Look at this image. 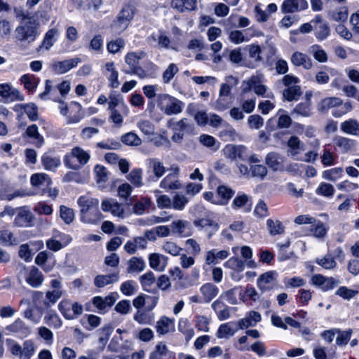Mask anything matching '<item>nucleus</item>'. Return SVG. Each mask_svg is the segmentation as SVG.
I'll return each instance as SVG.
<instances>
[{
    "instance_id": "obj_1",
    "label": "nucleus",
    "mask_w": 359,
    "mask_h": 359,
    "mask_svg": "<svg viewBox=\"0 0 359 359\" xmlns=\"http://www.w3.org/2000/svg\"><path fill=\"white\" fill-rule=\"evenodd\" d=\"M80 208V219L84 224H97L103 215L99 210V200L86 196H81L77 200Z\"/></svg>"
},
{
    "instance_id": "obj_2",
    "label": "nucleus",
    "mask_w": 359,
    "mask_h": 359,
    "mask_svg": "<svg viewBox=\"0 0 359 359\" xmlns=\"http://www.w3.org/2000/svg\"><path fill=\"white\" fill-rule=\"evenodd\" d=\"M39 23L32 18H23L15 30L17 40L32 43L38 36Z\"/></svg>"
},
{
    "instance_id": "obj_3",
    "label": "nucleus",
    "mask_w": 359,
    "mask_h": 359,
    "mask_svg": "<svg viewBox=\"0 0 359 359\" xmlns=\"http://www.w3.org/2000/svg\"><path fill=\"white\" fill-rule=\"evenodd\" d=\"M6 345L11 353L18 359H31L36 352V346L31 339L25 340L22 345L11 339H6Z\"/></svg>"
},
{
    "instance_id": "obj_4",
    "label": "nucleus",
    "mask_w": 359,
    "mask_h": 359,
    "mask_svg": "<svg viewBox=\"0 0 359 359\" xmlns=\"http://www.w3.org/2000/svg\"><path fill=\"white\" fill-rule=\"evenodd\" d=\"M90 156L89 153L79 147H75L64 158L66 167L72 170H79L86 165Z\"/></svg>"
},
{
    "instance_id": "obj_5",
    "label": "nucleus",
    "mask_w": 359,
    "mask_h": 359,
    "mask_svg": "<svg viewBox=\"0 0 359 359\" xmlns=\"http://www.w3.org/2000/svg\"><path fill=\"white\" fill-rule=\"evenodd\" d=\"M158 107L166 115L177 114L182 110L183 103L168 94H159L156 97Z\"/></svg>"
},
{
    "instance_id": "obj_6",
    "label": "nucleus",
    "mask_w": 359,
    "mask_h": 359,
    "mask_svg": "<svg viewBox=\"0 0 359 359\" xmlns=\"http://www.w3.org/2000/svg\"><path fill=\"white\" fill-rule=\"evenodd\" d=\"M241 253L242 257L245 259V261H242L238 257H233L226 262L224 265L225 267L238 269L247 267L250 269H255L258 266L257 263L252 259V250L250 247L246 245L241 247Z\"/></svg>"
},
{
    "instance_id": "obj_7",
    "label": "nucleus",
    "mask_w": 359,
    "mask_h": 359,
    "mask_svg": "<svg viewBox=\"0 0 359 359\" xmlns=\"http://www.w3.org/2000/svg\"><path fill=\"white\" fill-rule=\"evenodd\" d=\"M135 11L131 6H125L118 14L116 20L111 25L112 30L116 34H121L133 19Z\"/></svg>"
},
{
    "instance_id": "obj_8",
    "label": "nucleus",
    "mask_w": 359,
    "mask_h": 359,
    "mask_svg": "<svg viewBox=\"0 0 359 359\" xmlns=\"http://www.w3.org/2000/svg\"><path fill=\"white\" fill-rule=\"evenodd\" d=\"M225 158L234 161H245L248 158V150L245 146L227 144L222 150Z\"/></svg>"
},
{
    "instance_id": "obj_9",
    "label": "nucleus",
    "mask_w": 359,
    "mask_h": 359,
    "mask_svg": "<svg viewBox=\"0 0 359 359\" xmlns=\"http://www.w3.org/2000/svg\"><path fill=\"white\" fill-rule=\"evenodd\" d=\"M311 283L321 290L326 292L336 287L340 281L332 277H326L321 274H315L311 277Z\"/></svg>"
},
{
    "instance_id": "obj_10",
    "label": "nucleus",
    "mask_w": 359,
    "mask_h": 359,
    "mask_svg": "<svg viewBox=\"0 0 359 359\" xmlns=\"http://www.w3.org/2000/svg\"><path fill=\"white\" fill-rule=\"evenodd\" d=\"M0 96L2 97L4 102L6 103L25 100L24 95L9 83L0 84Z\"/></svg>"
},
{
    "instance_id": "obj_11",
    "label": "nucleus",
    "mask_w": 359,
    "mask_h": 359,
    "mask_svg": "<svg viewBox=\"0 0 359 359\" xmlns=\"http://www.w3.org/2000/svg\"><path fill=\"white\" fill-rule=\"evenodd\" d=\"M101 208L105 212H110L114 217L123 218L125 210L122 204L114 198H104L101 203Z\"/></svg>"
},
{
    "instance_id": "obj_12",
    "label": "nucleus",
    "mask_w": 359,
    "mask_h": 359,
    "mask_svg": "<svg viewBox=\"0 0 359 359\" xmlns=\"http://www.w3.org/2000/svg\"><path fill=\"white\" fill-rule=\"evenodd\" d=\"M118 296L116 292H111L105 297L95 296L92 299V303L98 309L100 313H103L115 303Z\"/></svg>"
},
{
    "instance_id": "obj_13",
    "label": "nucleus",
    "mask_w": 359,
    "mask_h": 359,
    "mask_svg": "<svg viewBox=\"0 0 359 359\" xmlns=\"http://www.w3.org/2000/svg\"><path fill=\"white\" fill-rule=\"evenodd\" d=\"M172 172L166 175L160 183V187L165 190H176L182 187V184L178 180L180 168L178 167L172 168Z\"/></svg>"
},
{
    "instance_id": "obj_14",
    "label": "nucleus",
    "mask_w": 359,
    "mask_h": 359,
    "mask_svg": "<svg viewBox=\"0 0 359 359\" xmlns=\"http://www.w3.org/2000/svg\"><path fill=\"white\" fill-rule=\"evenodd\" d=\"M171 233L180 237H188L192 233V227L189 222L183 219L174 220L170 224Z\"/></svg>"
},
{
    "instance_id": "obj_15",
    "label": "nucleus",
    "mask_w": 359,
    "mask_h": 359,
    "mask_svg": "<svg viewBox=\"0 0 359 359\" xmlns=\"http://www.w3.org/2000/svg\"><path fill=\"white\" fill-rule=\"evenodd\" d=\"M277 285V276L273 271H269L262 274L257 279V286L263 291L269 290Z\"/></svg>"
},
{
    "instance_id": "obj_16",
    "label": "nucleus",
    "mask_w": 359,
    "mask_h": 359,
    "mask_svg": "<svg viewBox=\"0 0 359 359\" xmlns=\"http://www.w3.org/2000/svg\"><path fill=\"white\" fill-rule=\"evenodd\" d=\"M227 250H218L217 248L208 250L205 255V262L208 265H217L229 256Z\"/></svg>"
},
{
    "instance_id": "obj_17",
    "label": "nucleus",
    "mask_w": 359,
    "mask_h": 359,
    "mask_svg": "<svg viewBox=\"0 0 359 359\" xmlns=\"http://www.w3.org/2000/svg\"><path fill=\"white\" fill-rule=\"evenodd\" d=\"M308 7L309 4L306 0H285L280 8L284 13H292L301 12Z\"/></svg>"
},
{
    "instance_id": "obj_18",
    "label": "nucleus",
    "mask_w": 359,
    "mask_h": 359,
    "mask_svg": "<svg viewBox=\"0 0 359 359\" xmlns=\"http://www.w3.org/2000/svg\"><path fill=\"white\" fill-rule=\"evenodd\" d=\"M33 215L29 210L20 208L15 217L13 224L18 227H29L33 226Z\"/></svg>"
},
{
    "instance_id": "obj_19",
    "label": "nucleus",
    "mask_w": 359,
    "mask_h": 359,
    "mask_svg": "<svg viewBox=\"0 0 359 359\" xmlns=\"http://www.w3.org/2000/svg\"><path fill=\"white\" fill-rule=\"evenodd\" d=\"M80 62L81 60L79 57L72 58L64 61H57L52 63L51 69L56 74H62L76 67Z\"/></svg>"
},
{
    "instance_id": "obj_20",
    "label": "nucleus",
    "mask_w": 359,
    "mask_h": 359,
    "mask_svg": "<svg viewBox=\"0 0 359 359\" xmlns=\"http://www.w3.org/2000/svg\"><path fill=\"white\" fill-rule=\"evenodd\" d=\"M239 329L238 322L225 323L219 325L216 336L218 339H227L233 337Z\"/></svg>"
},
{
    "instance_id": "obj_21",
    "label": "nucleus",
    "mask_w": 359,
    "mask_h": 359,
    "mask_svg": "<svg viewBox=\"0 0 359 359\" xmlns=\"http://www.w3.org/2000/svg\"><path fill=\"white\" fill-rule=\"evenodd\" d=\"M6 330L16 334L20 339H24L31 334L30 328L20 319L15 320L12 324L8 325Z\"/></svg>"
},
{
    "instance_id": "obj_22",
    "label": "nucleus",
    "mask_w": 359,
    "mask_h": 359,
    "mask_svg": "<svg viewBox=\"0 0 359 359\" xmlns=\"http://www.w3.org/2000/svg\"><path fill=\"white\" fill-rule=\"evenodd\" d=\"M290 61L294 66L302 67L306 70H309L313 67V62L311 57L299 51H295L292 54Z\"/></svg>"
},
{
    "instance_id": "obj_23",
    "label": "nucleus",
    "mask_w": 359,
    "mask_h": 359,
    "mask_svg": "<svg viewBox=\"0 0 359 359\" xmlns=\"http://www.w3.org/2000/svg\"><path fill=\"white\" fill-rule=\"evenodd\" d=\"M175 329V319L162 316L156 322V330L159 335H164Z\"/></svg>"
},
{
    "instance_id": "obj_24",
    "label": "nucleus",
    "mask_w": 359,
    "mask_h": 359,
    "mask_svg": "<svg viewBox=\"0 0 359 359\" xmlns=\"http://www.w3.org/2000/svg\"><path fill=\"white\" fill-rule=\"evenodd\" d=\"M262 320L261 314L257 311H252L246 314L245 318L240 319L238 325L241 330L254 327Z\"/></svg>"
},
{
    "instance_id": "obj_25",
    "label": "nucleus",
    "mask_w": 359,
    "mask_h": 359,
    "mask_svg": "<svg viewBox=\"0 0 359 359\" xmlns=\"http://www.w3.org/2000/svg\"><path fill=\"white\" fill-rule=\"evenodd\" d=\"M265 161L267 165L274 171L283 170L284 158L278 153L268 154Z\"/></svg>"
},
{
    "instance_id": "obj_26",
    "label": "nucleus",
    "mask_w": 359,
    "mask_h": 359,
    "mask_svg": "<svg viewBox=\"0 0 359 359\" xmlns=\"http://www.w3.org/2000/svg\"><path fill=\"white\" fill-rule=\"evenodd\" d=\"M249 51V56L252 59L246 66L249 68H255L257 67L259 62L262 61L261 54V48L259 45L251 44L248 46Z\"/></svg>"
},
{
    "instance_id": "obj_27",
    "label": "nucleus",
    "mask_w": 359,
    "mask_h": 359,
    "mask_svg": "<svg viewBox=\"0 0 359 359\" xmlns=\"http://www.w3.org/2000/svg\"><path fill=\"white\" fill-rule=\"evenodd\" d=\"M287 154L297 158L296 156L302 151L304 150V144L300 141V140L296 136H292L287 141Z\"/></svg>"
},
{
    "instance_id": "obj_28",
    "label": "nucleus",
    "mask_w": 359,
    "mask_h": 359,
    "mask_svg": "<svg viewBox=\"0 0 359 359\" xmlns=\"http://www.w3.org/2000/svg\"><path fill=\"white\" fill-rule=\"evenodd\" d=\"M147 164L149 168L152 170L156 180L160 179L166 171V168L163 165V163L158 158H149L147 160Z\"/></svg>"
},
{
    "instance_id": "obj_29",
    "label": "nucleus",
    "mask_w": 359,
    "mask_h": 359,
    "mask_svg": "<svg viewBox=\"0 0 359 359\" xmlns=\"http://www.w3.org/2000/svg\"><path fill=\"white\" fill-rule=\"evenodd\" d=\"M140 282L144 290L148 292H156V284L154 274L149 271L140 277Z\"/></svg>"
},
{
    "instance_id": "obj_30",
    "label": "nucleus",
    "mask_w": 359,
    "mask_h": 359,
    "mask_svg": "<svg viewBox=\"0 0 359 359\" xmlns=\"http://www.w3.org/2000/svg\"><path fill=\"white\" fill-rule=\"evenodd\" d=\"M200 291L203 294L204 302H211L218 294V287L212 283H205L201 287Z\"/></svg>"
},
{
    "instance_id": "obj_31",
    "label": "nucleus",
    "mask_w": 359,
    "mask_h": 359,
    "mask_svg": "<svg viewBox=\"0 0 359 359\" xmlns=\"http://www.w3.org/2000/svg\"><path fill=\"white\" fill-rule=\"evenodd\" d=\"M106 76L110 82L112 88H116L119 86L120 83L118 81V72L114 67L113 62H107L105 64Z\"/></svg>"
},
{
    "instance_id": "obj_32",
    "label": "nucleus",
    "mask_w": 359,
    "mask_h": 359,
    "mask_svg": "<svg viewBox=\"0 0 359 359\" xmlns=\"http://www.w3.org/2000/svg\"><path fill=\"white\" fill-rule=\"evenodd\" d=\"M194 224L197 227L201 228H210V230L208 232V236L209 238L218 230L219 224L215 221L209 218H202L200 219L195 220Z\"/></svg>"
},
{
    "instance_id": "obj_33",
    "label": "nucleus",
    "mask_w": 359,
    "mask_h": 359,
    "mask_svg": "<svg viewBox=\"0 0 359 359\" xmlns=\"http://www.w3.org/2000/svg\"><path fill=\"white\" fill-rule=\"evenodd\" d=\"M60 32L57 28L49 29L45 34L40 48H44L46 50H49L57 41Z\"/></svg>"
},
{
    "instance_id": "obj_34",
    "label": "nucleus",
    "mask_w": 359,
    "mask_h": 359,
    "mask_svg": "<svg viewBox=\"0 0 359 359\" xmlns=\"http://www.w3.org/2000/svg\"><path fill=\"white\" fill-rule=\"evenodd\" d=\"M340 128L346 134L355 136L359 135V123L355 119L351 118L342 122Z\"/></svg>"
},
{
    "instance_id": "obj_35",
    "label": "nucleus",
    "mask_w": 359,
    "mask_h": 359,
    "mask_svg": "<svg viewBox=\"0 0 359 359\" xmlns=\"http://www.w3.org/2000/svg\"><path fill=\"white\" fill-rule=\"evenodd\" d=\"M211 307L217 313L219 320H224L230 317L229 309L219 299L215 301Z\"/></svg>"
},
{
    "instance_id": "obj_36",
    "label": "nucleus",
    "mask_w": 359,
    "mask_h": 359,
    "mask_svg": "<svg viewBox=\"0 0 359 359\" xmlns=\"http://www.w3.org/2000/svg\"><path fill=\"white\" fill-rule=\"evenodd\" d=\"M178 330L184 335L187 341H189L195 335L194 330L191 323L187 318H180L179 320Z\"/></svg>"
},
{
    "instance_id": "obj_37",
    "label": "nucleus",
    "mask_w": 359,
    "mask_h": 359,
    "mask_svg": "<svg viewBox=\"0 0 359 359\" xmlns=\"http://www.w3.org/2000/svg\"><path fill=\"white\" fill-rule=\"evenodd\" d=\"M118 280L116 273L108 275H98L95 278L94 283L97 287H104L109 284H112Z\"/></svg>"
},
{
    "instance_id": "obj_38",
    "label": "nucleus",
    "mask_w": 359,
    "mask_h": 359,
    "mask_svg": "<svg viewBox=\"0 0 359 359\" xmlns=\"http://www.w3.org/2000/svg\"><path fill=\"white\" fill-rule=\"evenodd\" d=\"M226 82L220 86L219 94L226 97H233L231 94L232 88L238 83V80L233 76H229L225 79Z\"/></svg>"
},
{
    "instance_id": "obj_39",
    "label": "nucleus",
    "mask_w": 359,
    "mask_h": 359,
    "mask_svg": "<svg viewBox=\"0 0 359 359\" xmlns=\"http://www.w3.org/2000/svg\"><path fill=\"white\" fill-rule=\"evenodd\" d=\"M24 277L26 282L33 287H39L43 281V275L39 271H29Z\"/></svg>"
},
{
    "instance_id": "obj_40",
    "label": "nucleus",
    "mask_w": 359,
    "mask_h": 359,
    "mask_svg": "<svg viewBox=\"0 0 359 359\" xmlns=\"http://www.w3.org/2000/svg\"><path fill=\"white\" fill-rule=\"evenodd\" d=\"M329 16L333 21L344 23L348 18V8L346 6L337 8L329 13Z\"/></svg>"
},
{
    "instance_id": "obj_41",
    "label": "nucleus",
    "mask_w": 359,
    "mask_h": 359,
    "mask_svg": "<svg viewBox=\"0 0 359 359\" xmlns=\"http://www.w3.org/2000/svg\"><path fill=\"white\" fill-rule=\"evenodd\" d=\"M334 144L339 148L341 151L345 153L354 147L355 142L348 137L338 136L334 139Z\"/></svg>"
},
{
    "instance_id": "obj_42",
    "label": "nucleus",
    "mask_w": 359,
    "mask_h": 359,
    "mask_svg": "<svg viewBox=\"0 0 359 359\" xmlns=\"http://www.w3.org/2000/svg\"><path fill=\"white\" fill-rule=\"evenodd\" d=\"M143 51L130 52L125 57V62L129 66V70L139 65L140 60L145 56Z\"/></svg>"
},
{
    "instance_id": "obj_43",
    "label": "nucleus",
    "mask_w": 359,
    "mask_h": 359,
    "mask_svg": "<svg viewBox=\"0 0 359 359\" xmlns=\"http://www.w3.org/2000/svg\"><path fill=\"white\" fill-rule=\"evenodd\" d=\"M19 243L18 238L15 237L11 231L8 229L0 231V244L6 246H12L16 245Z\"/></svg>"
},
{
    "instance_id": "obj_44",
    "label": "nucleus",
    "mask_w": 359,
    "mask_h": 359,
    "mask_svg": "<svg viewBox=\"0 0 359 359\" xmlns=\"http://www.w3.org/2000/svg\"><path fill=\"white\" fill-rule=\"evenodd\" d=\"M43 321L47 325L55 328H59L62 325V320L54 310H48L46 313Z\"/></svg>"
},
{
    "instance_id": "obj_45",
    "label": "nucleus",
    "mask_w": 359,
    "mask_h": 359,
    "mask_svg": "<svg viewBox=\"0 0 359 359\" xmlns=\"http://www.w3.org/2000/svg\"><path fill=\"white\" fill-rule=\"evenodd\" d=\"M26 134L29 137L35 140L34 144L37 147H41L43 144L44 139L39 133V128L36 124L28 126L26 130Z\"/></svg>"
},
{
    "instance_id": "obj_46",
    "label": "nucleus",
    "mask_w": 359,
    "mask_h": 359,
    "mask_svg": "<svg viewBox=\"0 0 359 359\" xmlns=\"http://www.w3.org/2000/svg\"><path fill=\"white\" fill-rule=\"evenodd\" d=\"M342 104V100L337 97H329L321 100L319 104V109L322 111L331 108L336 109Z\"/></svg>"
},
{
    "instance_id": "obj_47",
    "label": "nucleus",
    "mask_w": 359,
    "mask_h": 359,
    "mask_svg": "<svg viewBox=\"0 0 359 359\" xmlns=\"http://www.w3.org/2000/svg\"><path fill=\"white\" fill-rule=\"evenodd\" d=\"M217 194L221 198L218 203L220 205H226L229 200L233 197L235 191L228 187L221 185L217 187Z\"/></svg>"
},
{
    "instance_id": "obj_48",
    "label": "nucleus",
    "mask_w": 359,
    "mask_h": 359,
    "mask_svg": "<svg viewBox=\"0 0 359 359\" xmlns=\"http://www.w3.org/2000/svg\"><path fill=\"white\" fill-rule=\"evenodd\" d=\"M238 294L243 302H246L248 300L255 302L260 297L259 294L257 292L255 288L252 286L246 287L244 290H241Z\"/></svg>"
},
{
    "instance_id": "obj_49",
    "label": "nucleus",
    "mask_w": 359,
    "mask_h": 359,
    "mask_svg": "<svg viewBox=\"0 0 359 359\" xmlns=\"http://www.w3.org/2000/svg\"><path fill=\"white\" fill-rule=\"evenodd\" d=\"M62 292L60 290H53L46 293V299L43 305L46 309L50 308L61 297Z\"/></svg>"
},
{
    "instance_id": "obj_50",
    "label": "nucleus",
    "mask_w": 359,
    "mask_h": 359,
    "mask_svg": "<svg viewBox=\"0 0 359 359\" xmlns=\"http://www.w3.org/2000/svg\"><path fill=\"white\" fill-rule=\"evenodd\" d=\"M210 318L205 316L204 315H196L194 318L195 327L198 330L201 332H210Z\"/></svg>"
},
{
    "instance_id": "obj_51",
    "label": "nucleus",
    "mask_w": 359,
    "mask_h": 359,
    "mask_svg": "<svg viewBox=\"0 0 359 359\" xmlns=\"http://www.w3.org/2000/svg\"><path fill=\"white\" fill-rule=\"evenodd\" d=\"M301 95V88L299 85L290 86L283 91V97L287 101L297 100Z\"/></svg>"
},
{
    "instance_id": "obj_52",
    "label": "nucleus",
    "mask_w": 359,
    "mask_h": 359,
    "mask_svg": "<svg viewBox=\"0 0 359 359\" xmlns=\"http://www.w3.org/2000/svg\"><path fill=\"white\" fill-rule=\"evenodd\" d=\"M126 178L135 187H141L143 185L142 170L140 168L133 169Z\"/></svg>"
},
{
    "instance_id": "obj_53",
    "label": "nucleus",
    "mask_w": 359,
    "mask_h": 359,
    "mask_svg": "<svg viewBox=\"0 0 359 359\" xmlns=\"http://www.w3.org/2000/svg\"><path fill=\"white\" fill-rule=\"evenodd\" d=\"M266 226L269 233L272 236L279 235L284 232V226L279 220L269 219L266 221Z\"/></svg>"
},
{
    "instance_id": "obj_54",
    "label": "nucleus",
    "mask_w": 359,
    "mask_h": 359,
    "mask_svg": "<svg viewBox=\"0 0 359 359\" xmlns=\"http://www.w3.org/2000/svg\"><path fill=\"white\" fill-rule=\"evenodd\" d=\"M41 161L44 168L48 170L54 171L60 165L59 158L52 157L46 154L43 156Z\"/></svg>"
},
{
    "instance_id": "obj_55",
    "label": "nucleus",
    "mask_w": 359,
    "mask_h": 359,
    "mask_svg": "<svg viewBox=\"0 0 359 359\" xmlns=\"http://www.w3.org/2000/svg\"><path fill=\"white\" fill-rule=\"evenodd\" d=\"M219 137L224 141H237L240 139L239 135L231 126H227L226 128L222 130L219 132Z\"/></svg>"
},
{
    "instance_id": "obj_56",
    "label": "nucleus",
    "mask_w": 359,
    "mask_h": 359,
    "mask_svg": "<svg viewBox=\"0 0 359 359\" xmlns=\"http://www.w3.org/2000/svg\"><path fill=\"white\" fill-rule=\"evenodd\" d=\"M343 168L339 167L323 171L322 176L327 180L335 182L343 175Z\"/></svg>"
},
{
    "instance_id": "obj_57",
    "label": "nucleus",
    "mask_w": 359,
    "mask_h": 359,
    "mask_svg": "<svg viewBox=\"0 0 359 359\" xmlns=\"http://www.w3.org/2000/svg\"><path fill=\"white\" fill-rule=\"evenodd\" d=\"M233 102V97H226L219 94L217 100L214 103V108L217 111H224L228 109Z\"/></svg>"
},
{
    "instance_id": "obj_58",
    "label": "nucleus",
    "mask_w": 359,
    "mask_h": 359,
    "mask_svg": "<svg viewBox=\"0 0 359 359\" xmlns=\"http://www.w3.org/2000/svg\"><path fill=\"white\" fill-rule=\"evenodd\" d=\"M352 332L351 329L341 330L337 328L336 344L339 346H345L351 339Z\"/></svg>"
},
{
    "instance_id": "obj_59",
    "label": "nucleus",
    "mask_w": 359,
    "mask_h": 359,
    "mask_svg": "<svg viewBox=\"0 0 359 359\" xmlns=\"http://www.w3.org/2000/svg\"><path fill=\"white\" fill-rule=\"evenodd\" d=\"M250 172V178L255 177L262 180L267 174V169L263 165L255 164L251 165Z\"/></svg>"
},
{
    "instance_id": "obj_60",
    "label": "nucleus",
    "mask_w": 359,
    "mask_h": 359,
    "mask_svg": "<svg viewBox=\"0 0 359 359\" xmlns=\"http://www.w3.org/2000/svg\"><path fill=\"white\" fill-rule=\"evenodd\" d=\"M31 184L34 187L49 185L51 182L50 177L45 173H36L32 175Z\"/></svg>"
},
{
    "instance_id": "obj_61",
    "label": "nucleus",
    "mask_w": 359,
    "mask_h": 359,
    "mask_svg": "<svg viewBox=\"0 0 359 359\" xmlns=\"http://www.w3.org/2000/svg\"><path fill=\"white\" fill-rule=\"evenodd\" d=\"M150 266L153 269L160 267L163 269L166 266V257L164 255L153 253L149 258Z\"/></svg>"
},
{
    "instance_id": "obj_62",
    "label": "nucleus",
    "mask_w": 359,
    "mask_h": 359,
    "mask_svg": "<svg viewBox=\"0 0 359 359\" xmlns=\"http://www.w3.org/2000/svg\"><path fill=\"white\" fill-rule=\"evenodd\" d=\"M359 292V287L356 289H349L346 286L339 287L335 292V294L342 297L344 299L350 300Z\"/></svg>"
},
{
    "instance_id": "obj_63",
    "label": "nucleus",
    "mask_w": 359,
    "mask_h": 359,
    "mask_svg": "<svg viewBox=\"0 0 359 359\" xmlns=\"http://www.w3.org/2000/svg\"><path fill=\"white\" fill-rule=\"evenodd\" d=\"M309 52L315 60L319 62H325L327 61V55L325 51L318 45H313L310 47Z\"/></svg>"
},
{
    "instance_id": "obj_64",
    "label": "nucleus",
    "mask_w": 359,
    "mask_h": 359,
    "mask_svg": "<svg viewBox=\"0 0 359 359\" xmlns=\"http://www.w3.org/2000/svg\"><path fill=\"white\" fill-rule=\"evenodd\" d=\"M168 348L165 344L160 342L156 344L155 348L149 354V359H163L167 355Z\"/></svg>"
}]
</instances>
